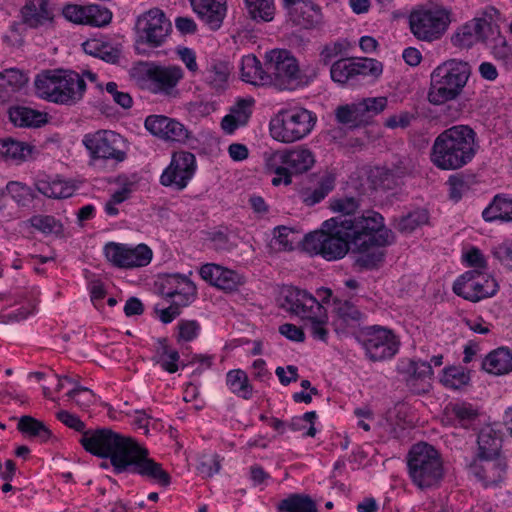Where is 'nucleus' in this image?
Listing matches in <instances>:
<instances>
[{"mask_svg":"<svg viewBox=\"0 0 512 512\" xmlns=\"http://www.w3.org/2000/svg\"><path fill=\"white\" fill-rule=\"evenodd\" d=\"M505 469L506 463L500 454L496 456H477L471 465L472 473L484 486H492L501 482Z\"/></svg>","mask_w":512,"mask_h":512,"instance_id":"nucleus-22","label":"nucleus"},{"mask_svg":"<svg viewBox=\"0 0 512 512\" xmlns=\"http://www.w3.org/2000/svg\"><path fill=\"white\" fill-rule=\"evenodd\" d=\"M193 11L212 30L220 28L226 16V0H190Z\"/></svg>","mask_w":512,"mask_h":512,"instance_id":"nucleus-25","label":"nucleus"},{"mask_svg":"<svg viewBox=\"0 0 512 512\" xmlns=\"http://www.w3.org/2000/svg\"><path fill=\"white\" fill-rule=\"evenodd\" d=\"M27 81V76L18 69L11 68L0 72V86H8L12 91L20 89Z\"/></svg>","mask_w":512,"mask_h":512,"instance_id":"nucleus-49","label":"nucleus"},{"mask_svg":"<svg viewBox=\"0 0 512 512\" xmlns=\"http://www.w3.org/2000/svg\"><path fill=\"white\" fill-rule=\"evenodd\" d=\"M241 77L247 83L259 86L268 85V73L266 66L253 55H248L242 59Z\"/></svg>","mask_w":512,"mask_h":512,"instance_id":"nucleus-30","label":"nucleus"},{"mask_svg":"<svg viewBox=\"0 0 512 512\" xmlns=\"http://www.w3.org/2000/svg\"><path fill=\"white\" fill-rule=\"evenodd\" d=\"M501 448V438L490 427L483 428L478 436V454L477 456H496L499 455Z\"/></svg>","mask_w":512,"mask_h":512,"instance_id":"nucleus-36","label":"nucleus"},{"mask_svg":"<svg viewBox=\"0 0 512 512\" xmlns=\"http://www.w3.org/2000/svg\"><path fill=\"white\" fill-rule=\"evenodd\" d=\"M30 223L32 227L45 234L59 233L62 229V225L50 215L33 216Z\"/></svg>","mask_w":512,"mask_h":512,"instance_id":"nucleus-50","label":"nucleus"},{"mask_svg":"<svg viewBox=\"0 0 512 512\" xmlns=\"http://www.w3.org/2000/svg\"><path fill=\"white\" fill-rule=\"evenodd\" d=\"M6 192L14 201L22 206H27L35 198L33 189L18 181L8 182Z\"/></svg>","mask_w":512,"mask_h":512,"instance_id":"nucleus-42","label":"nucleus"},{"mask_svg":"<svg viewBox=\"0 0 512 512\" xmlns=\"http://www.w3.org/2000/svg\"><path fill=\"white\" fill-rule=\"evenodd\" d=\"M316 121V115L305 108L284 109L271 121L270 131L274 139L292 143L310 134Z\"/></svg>","mask_w":512,"mask_h":512,"instance_id":"nucleus-8","label":"nucleus"},{"mask_svg":"<svg viewBox=\"0 0 512 512\" xmlns=\"http://www.w3.org/2000/svg\"><path fill=\"white\" fill-rule=\"evenodd\" d=\"M388 105L384 96L363 98L351 104L338 106L335 116L339 123L358 127L368 124L376 115L383 112Z\"/></svg>","mask_w":512,"mask_h":512,"instance_id":"nucleus-11","label":"nucleus"},{"mask_svg":"<svg viewBox=\"0 0 512 512\" xmlns=\"http://www.w3.org/2000/svg\"><path fill=\"white\" fill-rule=\"evenodd\" d=\"M440 381L448 389L459 390L468 385L470 375L464 367L450 366L443 370Z\"/></svg>","mask_w":512,"mask_h":512,"instance_id":"nucleus-38","label":"nucleus"},{"mask_svg":"<svg viewBox=\"0 0 512 512\" xmlns=\"http://www.w3.org/2000/svg\"><path fill=\"white\" fill-rule=\"evenodd\" d=\"M482 216L487 222L496 220L512 221V196H495L493 201L483 210Z\"/></svg>","mask_w":512,"mask_h":512,"instance_id":"nucleus-29","label":"nucleus"},{"mask_svg":"<svg viewBox=\"0 0 512 512\" xmlns=\"http://www.w3.org/2000/svg\"><path fill=\"white\" fill-rule=\"evenodd\" d=\"M330 207L333 211L341 213L342 217L355 219L356 217H352L351 214L359 208V202L353 197L339 198L332 200Z\"/></svg>","mask_w":512,"mask_h":512,"instance_id":"nucleus-51","label":"nucleus"},{"mask_svg":"<svg viewBox=\"0 0 512 512\" xmlns=\"http://www.w3.org/2000/svg\"><path fill=\"white\" fill-rule=\"evenodd\" d=\"M31 154V147L11 138L0 139V157L6 160H25Z\"/></svg>","mask_w":512,"mask_h":512,"instance_id":"nucleus-37","label":"nucleus"},{"mask_svg":"<svg viewBox=\"0 0 512 512\" xmlns=\"http://www.w3.org/2000/svg\"><path fill=\"white\" fill-rule=\"evenodd\" d=\"M268 85L278 90H295L311 83L317 76L313 69L309 75L300 70L297 59L285 49H274L265 54Z\"/></svg>","mask_w":512,"mask_h":512,"instance_id":"nucleus-5","label":"nucleus"},{"mask_svg":"<svg viewBox=\"0 0 512 512\" xmlns=\"http://www.w3.org/2000/svg\"><path fill=\"white\" fill-rule=\"evenodd\" d=\"M264 158L267 171L276 174L272 179L274 186L290 185L292 174L308 171L315 162L311 150L302 146L265 153Z\"/></svg>","mask_w":512,"mask_h":512,"instance_id":"nucleus-7","label":"nucleus"},{"mask_svg":"<svg viewBox=\"0 0 512 512\" xmlns=\"http://www.w3.org/2000/svg\"><path fill=\"white\" fill-rule=\"evenodd\" d=\"M10 120L19 127H39L44 124L46 114L28 107H15L9 111Z\"/></svg>","mask_w":512,"mask_h":512,"instance_id":"nucleus-33","label":"nucleus"},{"mask_svg":"<svg viewBox=\"0 0 512 512\" xmlns=\"http://www.w3.org/2000/svg\"><path fill=\"white\" fill-rule=\"evenodd\" d=\"M178 329V341L189 342L197 337L200 325L195 320H182L178 323Z\"/></svg>","mask_w":512,"mask_h":512,"instance_id":"nucleus-56","label":"nucleus"},{"mask_svg":"<svg viewBox=\"0 0 512 512\" xmlns=\"http://www.w3.org/2000/svg\"><path fill=\"white\" fill-rule=\"evenodd\" d=\"M228 69L223 64L214 65L208 72L207 80L215 89H223L228 79Z\"/></svg>","mask_w":512,"mask_h":512,"instance_id":"nucleus-57","label":"nucleus"},{"mask_svg":"<svg viewBox=\"0 0 512 512\" xmlns=\"http://www.w3.org/2000/svg\"><path fill=\"white\" fill-rule=\"evenodd\" d=\"M306 321L309 323L310 331L313 337L318 340L326 342L328 338V330L325 327L328 321L326 309H323L322 317H317L313 315Z\"/></svg>","mask_w":512,"mask_h":512,"instance_id":"nucleus-52","label":"nucleus"},{"mask_svg":"<svg viewBox=\"0 0 512 512\" xmlns=\"http://www.w3.org/2000/svg\"><path fill=\"white\" fill-rule=\"evenodd\" d=\"M449 196L454 201H459L467 190V182L460 174L451 175L447 181Z\"/></svg>","mask_w":512,"mask_h":512,"instance_id":"nucleus-59","label":"nucleus"},{"mask_svg":"<svg viewBox=\"0 0 512 512\" xmlns=\"http://www.w3.org/2000/svg\"><path fill=\"white\" fill-rule=\"evenodd\" d=\"M470 76L468 63L451 59L439 65L431 74L428 99L433 104H443L455 99Z\"/></svg>","mask_w":512,"mask_h":512,"instance_id":"nucleus-6","label":"nucleus"},{"mask_svg":"<svg viewBox=\"0 0 512 512\" xmlns=\"http://www.w3.org/2000/svg\"><path fill=\"white\" fill-rule=\"evenodd\" d=\"M334 188V181L330 177L323 178L319 185L310 191L304 193V202L309 205H315L322 201Z\"/></svg>","mask_w":512,"mask_h":512,"instance_id":"nucleus-47","label":"nucleus"},{"mask_svg":"<svg viewBox=\"0 0 512 512\" xmlns=\"http://www.w3.org/2000/svg\"><path fill=\"white\" fill-rule=\"evenodd\" d=\"M369 178L374 185L385 188H391L396 182L394 174L385 167H377L371 170Z\"/></svg>","mask_w":512,"mask_h":512,"instance_id":"nucleus-55","label":"nucleus"},{"mask_svg":"<svg viewBox=\"0 0 512 512\" xmlns=\"http://www.w3.org/2000/svg\"><path fill=\"white\" fill-rule=\"evenodd\" d=\"M104 253L109 262L120 268H128V246L120 243L110 242L105 245Z\"/></svg>","mask_w":512,"mask_h":512,"instance_id":"nucleus-44","label":"nucleus"},{"mask_svg":"<svg viewBox=\"0 0 512 512\" xmlns=\"http://www.w3.org/2000/svg\"><path fill=\"white\" fill-rule=\"evenodd\" d=\"M445 413L448 416H453L458 422L466 427L472 423L478 416V411L469 403H455L449 404L445 408Z\"/></svg>","mask_w":512,"mask_h":512,"instance_id":"nucleus-40","label":"nucleus"},{"mask_svg":"<svg viewBox=\"0 0 512 512\" xmlns=\"http://www.w3.org/2000/svg\"><path fill=\"white\" fill-rule=\"evenodd\" d=\"M179 353L168 346L166 338H160L157 341V347L152 357L155 364L168 373H175L178 370Z\"/></svg>","mask_w":512,"mask_h":512,"instance_id":"nucleus-32","label":"nucleus"},{"mask_svg":"<svg viewBox=\"0 0 512 512\" xmlns=\"http://www.w3.org/2000/svg\"><path fill=\"white\" fill-rule=\"evenodd\" d=\"M335 313L334 325L336 331L358 326L363 317L359 309L349 301H338L335 306Z\"/></svg>","mask_w":512,"mask_h":512,"instance_id":"nucleus-28","label":"nucleus"},{"mask_svg":"<svg viewBox=\"0 0 512 512\" xmlns=\"http://www.w3.org/2000/svg\"><path fill=\"white\" fill-rule=\"evenodd\" d=\"M171 24L159 9H151L138 17L136 22L137 43L159 47L168 36Z\"/></svg>","mask_w":512,"mask_h":512,"instance_id":"nucleus-12","label":"nucleus"},{"mask_svg":"<svg viewBox=\"0 0 512 512\" xmlns=\"http://www.w3.org/2000/svg\"><path fill=\"white\" fill-rule=\"evenodd\" d=\"M364 348L370 360L383 361L397 353L399 341L391 330L373 327L366 333Z\"/></svg>","mask_w":512,"mask_h":512,"instance_id":"nucleus-17","label":"nucleus"},{"mask_svg":"<svg viewBox=\"0 0 512 512\" xmlns=\"http://www.w3.org/2000/svg\"><path fill=\"white\" fill-rule=\"evenodd\" d=\"M36 94L49 102L72 106L84 96L86 83L80 74L70 70H47L35 79Z\"/></svg>","mask_w":512,"mask_h":512,"instance_id":"nucleus-3","label":"nucleus"},{"mask_svg":"<svg viewBox=\"0 0 512 512\" xmlns=\"http://www.w3.org/2000/svg\"><path fill=\"white\" fill-rule=\"evenodd\" d=\"M226 384L236 395L249 399L252 396V386L247 374L241 369L230 370L226 375Z\"/></svg>","mask_w":512,"mask_h":512,"instance_id":"nucleus-35","label":"nucleus"},{"mask_svg":"<svg viewBox=\"0 0 512 512\" xmlns=\"http://www.w3.org/2000/svg\"><path fill=\"white\" fill-rule=\"evenodd\" d=\"M196 170L195 155L188 151L175 152L172 155L170 165L161 175V184L164 186H175L183 189L192 179Z\"/></svg>","mask_w":512,"mask_h":512,"instance_id":"nucleus-16","label":"nucleus"},{"mask_svg":"<svg viewBox=\"0 0 512 512\" xmlns=\"http://www.w3.org/2000/svg\"><path fill=\"white\" fill-rule=\"evenodd\" d=\"M462 258L466 266L473 268L472 270H482L487 272V261L482 252L475 247L466 250Z\"/></svg>","mask_w":512,"mask_h":512,"instance_id":"nucleus-53","label":"nucleus"},{"mask_svg":"<svg viewBox=\"0 0 512 512\" xmlns=\"http://www.w3.org/2000/svg\"><path fill=\"white\" fill-rule=\"evenodd\" d=\"M442 365V355H433L432 357H428V355L424 359L418 360V379L419 378H427L431 379L433 375V366L439 367Z\"/></svg>","mask_w":512,"mask_h":512,"instance_id":"nucleus-58","label":"nucleus"},{"mask_svg":"<svg viewBox=\"0 0 512 512\" xmlns=\"http://www.w3.org/2000/svg\"><path fill=\"white\" fill-rule=\"evenodd\" d=\"M23 23L30 28H38L51 23L53 11L49 0H28L21 10Z\"/></svg>","mask_w":512,"mask_h":512,"instance_id":"nucleus-26","label":"nucleus"},{"mask_svg":"<svg viewBox=\"0 0 512 512\" xmlns=\"http://www.w3.org/2000/svg\"><path fill=\"white\" fill-rule=\"evenodd\" d=\"M133 75L138 80L149 83L154 92L170 94L183 78V70L176 65L140 62L133 68Z\"/></svg>","mask_w":512,"mask_h":512,"instance_id":"nucleus-9","label":"nucleus"},{"mask_svg":"<svg viewBox=\"0 0 512 512\" xmlns=\"http://www.w3.org/2000/svg\"><path fill=\"white\" fill-rule=\"evenodd\" d=\"M280 306L288 313L302 320H307L313 315L323 316V305L306 290L296 287H286L281 292Z\"/></svg>","mask_w":512,"mask_h":512,"instance_id":"nucleus-13","label":"nucleus"},{"mask_svg":"<svg viewBox=\"0 0 512 512\" xmlns=\"http://www.w3.org/2000/svg\"><path fill=\"white\" fill-rule=\"evenodd\" d=\"M119 136L111 131H97L84 137L83 143L94 158L114 159L118 162L125 159V153L118 149Z\"/></svg>","mask_w":512,"mask_h":512,"instance_id":"nucleus-21","label":"nucleus"},{"mask_svg":"<svg viewBox=\"0 0 512 512\" xmlns=\"http://www.w3.org/2000/svg\"><path fill=\"white\" fill-rule=\"evenodd\" d=\"M127 462L129 463L126 465V471H132L147 477L164 487L168 486L171 482L170 475L163 470L161 464L148 458V451L138 443L135 444L129 454Z\"/></svg>","mask_w":512,"mask_h":512,"instance_id":"nucleus-18","label":"nucleus"},{"mask_svg":"<svg viewBox=\"0 0 512 512\" xmlns=\"http://www.w3.org/2000/svg\"><path fill=\"white\" fill-rule=\"evenodd\" d=\"M80 443L86 451L93 455L110 458L115 473L126 472L127 458L134 448L135 442L111 429L103 428L84 431Z\"/></svg>","mask_w":512,"mask_h":512,"instance_id":"nucleus-4","label":"nucleus"},{"mask_svg":"<svg viewBox=\"0 0 512 512\" xmlns=\"http://www.w3.org/2000/svg\"><path fill=\"white\" fill-rule=\"evenodd\" d=\"M325 230L308 234L304 248L328 261L343 258L349 250L358 253L356 265L370 269L383 260L381 247L392 242V232L384 227L383 217L368 211L358 218L333 217L323 224Z\"/></svg>","mask_w":512,"mask_h":512,"instance_id":"nucleus-1","label":"nucleus"},{"mask_svg":"<svg viewBox=\"0 0 512 512\" xmlns=\"http://www.w3.org/2000/svg\"><path fill=\"white\" fill-rule=\"evenodd\" d=\"M36 190L45 197L52 199L69 198L74 194L75 187L60 179L41 178L35 182Z\"/></svg>","mask_w":512,"mask_h":512,"instance_id":"nucleus-27","label":"nucleus"},{"mask_svg":"<svg viewBox=\"0 0 512 512\" xmlns=\"http://www.w3.org/2000/svg\"><path fill=\"white\" fill-rule=\"evenodd\" d=\"M496 280L482 270H469L453 283V292L471 302L494 296L498 291Z\"/></svg>","mask_w":512,"mask_h":512,"instance_id":"nucleus-10","label":"nucleus"},{"mask_svg":"<svg viewBox=\"0 0 512 512\" xmlns=\"http://www.w3.org/2000/svg\"><path fill=\"white\" fill-rule=\"evenodd\" d=\"M477 149L475 132L466 125H456L437 136L431 161L441 170H457L472 161Z\"/></svg>","mask_w":512,"mask_h":512,"instance_id":"nucleus-2","label":"nucleus"},{"mask_svg":"<svg viewBox=\"0 0 512 512\" xmlns=\"http://www.w3.org/2000/svg\"><path fill=\"white\" fill-rule=\"evenodd\" d=\"M145 128L165 141L184 144L191 138V132L182 123L163 115L148 116Z\"/></svg>","mask_w":512,"mask_h":512,"instance_id":"nucleus-20","label":"nucleus"},{"mask_svg":"<svg viewBox=\"0 0 512 512\" xmlns=\"http://www.w3.org/2000/svg\"><path fill=\"white\" fill-rule=\"evenodd\" d=\"M64 17L76 24H86V6L67 5L63 8Z\"/></svg>","mask_w":512,"mask_h":512,"instance_id":"nucleus-63","label":"nucleus"},{"mask_svg":"<svg viewBox=\"0 0 512 512\" xmlns=\"http://www.w3.org/2000/svg\"><path fill=\"white\" fill-rule=\"evenodd\" d=\"M108 94L111 95L113 101L124 109L132 107V97L127 92L119 91L118 85L115 82H108L105 86Z\"/></svg>","mask_w":512,"mask_h":512,"instance_id":"nucleus-60","label":"nucleus"},{"mask_svg":"<svg viewBox=\"0 0 512 512\" xmlns=\"http://www.w3.org/2000/svg\"><path fill=\"white\" fill-rule=\"evenodd\" d=\"M18 429L24 434L32 437H38L42 441L50 438L51 432L43 422L31 416H22L18 422Z\"/></svg>","mask_w":512,"mask_h":512,"instance_id":"nucleus-41","label":"nucleus"},{"mask_svg":"<svg viewBox=\"0 0 512 512\" xmlns=\"http://www.w3.org/2000/svg\"><path fill=\"white\" fill-rule=\"evenodd\" d=\"M356 76H371L373 78H378L383 72V64L372 58H361L358 61H353Z\"/></svg>","mask_w":512,"mask_h":512,"instance_id":"nucleus-48","label":"nucleus"},{"mask_svg":"<svg viewBox=\"0 0 512 512\" xmlns=\"http://www.w3.org/2000/svg\"><path fill=\"white\" fill-rule=\"evenodd\" d=\"M493 254L504 266L512 269V242H504L496 246Z\"/></svg>","mask_w":512,"mask_h":512,"instance_id":"nucleus-64","label":"nucleus"},{"mask_svg":"<svg viewBox=\"0 0 512 512\" xmlns=\"http://www.w3.org/2000/svg\"><path fill=\"white\" fill-rule=\"evenodd\" d=\"M220 467L217 455H202L199 458L197 470L203 477H212L219 472Z\"/></svg>","mask_w":512,"mask_h":512,"instance_id":"nucleus-54","label":"nucleus"},{"mask_svg":"<svg viewBox=\"0 0 512 512\" xmlns=\"http://www.w3.org/2000/svg\"><path fill=\"white\" fill-rule=\"evenodd\" d=\"M353 61L338 60L334 62L330 69L331 78L333 81L340 84H345L356 77V70Z\"/></svg>","mask_w":512,"mask_h":512,"instance_id":"nucleus-43","label":"nucleus"},{"mask_svg":"<svg viewBox=\"0 0 512 512\" xmlns=\"http://www.w3.org/2000/svg\"><path fill=\"white\" fill-rule=\"evenodd\" d=\"M493 34L494 26L487 17H474L456 28L451 43L459 49H469L487 42Z\"/></svg>","mask_w":512,"mask_h":512,"instance_id":"nucleus-15","label":"nucleus"},{"mask_svg":"<svg viewBox=\"0 0 512 512\" xmlns=\"http://www.w3.org/2000/svg\"><path fill=\"white\" fill-rule=\"evenodd\" d=\"M128 268L143 267L150 263L152 259V250L145 244H139L135 247L128 246Z\"/></svg>","mask_w":512,"mask_h":512,"instance_id":"nucleus-45","label":"nucleus"},{"mask_svg":"<svg viewBox=\"0 0 512 512\" xmlns=\"http://www.w3.org/2000/svg\"><path fill=\"white\" fill-rule=\"evenodd\" d=\"M488 373L503 375L512 371V353L506 348H499L488 354L483 362Z\"/></svg>","mask_w":512,"mask_h":512,"instance_id":"nucleus-31","label":"nucleus"},{"mask_svg":"<svg viewBox=\"0 0 512 512\" xmlns=\"http://www.w3.org/2000/svg\"><path fill=\"white\" fill-rule=\"evenodd\" d=\"M346 49V43L344 42H334L324 46L322 51L320 52V61L324 65H328L334 58L342 54V52Z\"/></svg>","mask_w":512,"mask_h":512,"instance_id":"nucleus-62","label":"nucleus"},{"mask_svg":"<svg viewBox=\"0 0 512 512\" xmlns=\"http://www.w3.org/2000/svg\"><path fill=\"white\" fill-rule=\"evenodd\" d=\"M443 476L442 462L438 452L424 442H418V486L432 487Z\"/></svg>","mask_w":512,"mask_h":512,"instance_id":"nucleus-19","label":"nucleus"},{"mask_svg":"<svg viewBox=\"0 0 512 512\" xmlns=\"http://www.w3.org/2000/svg\"><path fill=\"white\" fill-rule=\"evenodd\" d=\"M248 13L254 20L271 21L274 18V0H245Z\"/></svg>","mask_w":512,"mask_h":512,"instance_id":"nucleus-39","label":"nucleus"},{"mask_svg":"<svg viewBox=\"0 0 512 512\" xmlns=\"http://www.w3.org/2000/svg\"><path fill=\"white\" fill-rule=\"evenodd\" d=\"M451 22L449 9L431 4L418 11V39L433 41L439 39Z\"/></svg>","mask_w":512,"mask_h":512,"instance_id":"nucleus-14","label":"nucleus"},{"mask_svg":"<svg viewBox=\"0 0 512 512\" xmlns=\"http://www.w3.org/2000/svg\"><path fill=\"white\" fill-rule=\"evenodd\" d=\"M86 25L101 27L110 23L112 12L100 5L86 6Z\"/></svg>","mask_w":512,"mask_h":512,"instance_id":"nucleus-46","label":"nucleus"},{"mask_svg":"<svg viewBox=\"0 0 512 512\" xmlns=\"http://www.w3.org/2000/svg\"><path fill=\"white\" fill-rule=\"evenodd\" d=\"M199 273L205 281L225 291H234L243 284L241 275L217 264H205Z\"/></svg>","mask_w":512,"mask_h":512,"instance_id":"nucleus-23","label":"nucleus"},{"mask_svg":"<svg viewBox=\"0 0 512 512\" xmlns=\"http://www.w3.org/2000/svg\"><path fill=\"white\" fill-rule=\"evenodd\" d=\"M163 294L176 305H188L196 295V286L187 277L170 275L163 285Z\"/></svg>","mask_w":512,"mask_h":512,"instance_id":"nucleus-24","label":"nucleus"},{"mask_svg":"<svg viewBox=\"0 0 512 512\" xmlns=\"http://www.w3.org/2000/svg\"><path fill=\"white\" fill-rule=\"evenodd\" d=\"M279 512H317L316 502L305 494H291L278 503Z\"/></svg>","mask_w":512,"mask_h":512,"instance_id":"nucleus-34","label":"nucleus"},{"mask_svg":"<svg viewBox=\"0 0 512 512\" xmlns=\"http://www.w3.org/2000/svg\"><path fill=\"white\" fill-rule=\"evenodd\" d=\"M229 115H231L238 124L244 126L251 115L250 102L240 100L234 107L231 108Z\"/></svg>","mask_w":512,"mask_h":512,"instance_id":"nucleus-61","label":"nucleus"}]
</instances>
